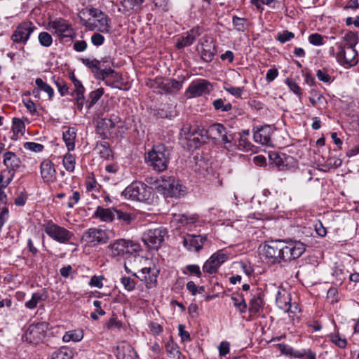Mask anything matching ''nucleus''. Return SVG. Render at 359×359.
Listing matches in <instances>:
<instances>
[{"label": "nucleus", "mask_w": 359, "mask_h": 359, "mask_svg": "<svg viewBox=\"0 0 359 359\" xmlns=\"http://www.w3.org/2000/svg\"><path fill=\"white\" fill-rule=\"evenodd\" d=\"M117 359H139L138 355L132 346L122 343L117 347Z\"/></svg>", "instance_id": "obj_26"}, {"label": "nucleus", "mask_w": 359, "mask_h": 359, "mask_svg": "<svg viewBox=\"0 0 359 359\" xmlns=\"http://www.w3.org/2000/svg\"><path fill=\"white\" fill-rule=\"evenodd\" d=\"M167 235V230L163 227H158L146 231L142 235V241L149 248L158 250L164 242Z\"/></svg>", "instance_id": "obj_8"}, {"label": "nucleus", "mask_w": 359, "mask_h": 359, "mask_svg": "<svg viewBox=\"0 0 359 359\" xmlns=\"http://www.w3.org/2000/svg\"><path fill=\"white\" fill-rule=\"evenodd\" d=\"M4 163L6 167L4 171H10L15 175L21 165V160L15 153L8 151L4 154Z\"/></svg>", "instance_id": "obj_24"}, {"label": "nucleus", "mask_w": 359, "mask_h": 359, "mask_svg": "<svg viewBox=\"0 0 359 359\" xmlns=\"http://www.w3.org/2000/svg\"><path fill=\"white\" fill-rule=\"evenodd\" d=\"M166 352L171 359H180L181 353L179 347L172 340H169L165 345Z\"/></svg>", "instance_id": "obj_36"}, {"label": "nucleus", "mask_w": 359, "mask_h": 359, "mask_svg": "<svg viewBox=\"0 0 359 359\" xmlns=\"http://www.w3.org/2000/svg\"><path fill=\"white\" fill-rule=\"evenodd\" d=\"M231 299L233 306L239 311L240 313H243L246 311L247 304L243 295L239 294H233Z\"/></svg>", "instance_id": "obj_38"}, {"label": "nucleus", "mask_w": 359, "mask_h": 359, "mask_svg": "<svg viewBox=\"0 0 359 359\" xmlns=\"http://www.w3.org/2000/svg\"><path fill=\"white\" fill-rule=\"evenodd\" d=\"M142 276H137L140 280H144L147 285L154 283L156 282V275L154 270L150 267H144L141 270Z\"/></svg>", "instance_id": "obj_35"}, {"label": "nucleus", "mask_w": 359, "mask_h": 359, "mask_svg": "<svg viewBox=\"0 0 359 359\" xmlns=\"http://www.w3.org/2000/svg\"><path fill=\"white\" fill-rule=\"evenodd\" d=\"M108 248L112 257H122L126 259L124 268L127 272H129L127 261L132 262L135 259L136 254L140 250V245L132 241L118 239L110 244Z\"/></svg>", "instance_id": "obj_2"}, {"label": "nucleus", "mask_w": 359, "mask_h": 359, "mask_svg": "<svg viewBox=\"0 0 359 359\" xmlns=\"http://www.w3.org/2000/svg\"><path fill=\"white\" fill-rule=\"evenodd\" d=\"M74 355L71 349L63 348L53 353L51 359H72Z\"/></svg>", "instance_id": "obj_40"}, {"label": "nucleus", "mask_w": 359, "mask_h": 359, "mask_svg": "<svg viewBox=\"0 0 359 359\" xmlns=\"http://www.w3.org/2000/svg\"><path fill=\"white\" fill-rule=\"evenodd\" d=\"M44 300L43 294L39 292H36L32 294L30 300L25 302V306L29 309H34L36 307L39 302Z\"/></svg>", "instance_id": "obj_44"}, {"label": "nucleus", "mask_w": 359, "mask_h": 359, "mask_svg": "<svg viewBox=\"0 0 359 359\" xmlns=\"http://www.w3.org/2000/svg\"><path fill=\"white\" fill-rule=\"evenodd\" d=\"M259 249L266 262L274 264L299 258L306 248L300 241L276 240L266 242Z\"/></svg>", "instance_id": "obj_1"}, {"label": "nucleus", "mask_w": 359, "mask_h": 359, "mask_svg": "<svg viewBox=\"0 0 359 359\" xmlns=\"http://www.w3.org/2000/svg\"><path fill=\"white\" fill-rule=\"evenodd\" d=\"M226 128L221 123H213L212 124L208 131V134L210 135L218 136L219 137L226 131Z\"/></svg>", "instance_id": "obj_47"}, {"label": "nucleus", "mask_w": 359, "mask_h": 359, "mask_svg": "<svg viewBox=\"0 0 359 359\" xmlns=\"http://www.w3.org/2000/svg\"><path fill=\"white\" fill-rule=\"evenodd\" d=\"M48 29L52 33L58 37L60 41L66 39L69 40L75 35L72 25L63 18H56L48 22Z\"/></svg>", "instance_id": "obj_6"}, {"label": "nucleus", "mask_w": 359, "mask_h": 359, "mask_svg": "<svg viewBox=\"0 0 359 359\" xmlns=\"http://www.w3.org/2000/svg\"><path fill=\"white\" fill-rule=\"evenodd\" d=\"M158 189L163 190V194L169 197L180 198L186 194V187L174 177L163 179Z\"/></svg>", "instance_id": "obj_10"}, {"label": "nucleus", "mask_w": 359, "mask_h": 359, "mask_svg": "<svg viewBox=\"0 0 359 359\" xmlns=\"http://www.w3.org/2000/svg\"><path fill=\"white\" fill-rule=\"evenodd\" d=\"M252 144L246 137H241L237 147L239 150L248 151L251 150Z\"/></svg>", "instance_id": "obj_53"}, {"label": "nucleus", "mask_w": 359, "mask_h": 359, "mask_svg": "<svg viewBox=\"0 0 359 359\" xmlns=\"http://www.w3.org/2000/svg\"><path fill=\"white\" fill-rule=\"evenodd\" d=\"M309 41L314 46H320L323 44V37L317 33L312 34L309 36Z\"/></svg>", "instance_id": "obj_62"}, {"label": "nucleus", "mask_w": 359, "mask_h": 359, "mask_svg": "<svg viewBox=\"0 0 359 359\" xmlns=\"http://www.w3.org/2000/svg\"><path fill=\"white\" fill-rule=\"evenodd\" d=\"M170 158V150L164 144L154 146L145 156L147 164L157 172H163L167 169Z\"/></svg>", "instance_id": "obj_3"}, {"label": "nucleus", "mask_w": 359, "mask_h": 359, "mask_svg": "<svg viewBox=\"0 0 359 359\" xmlns=\"http://www.w3.org/2000/svg\"><path fill=\"white\" fill-rule=\"evenodd\" d=\"M83 337L82 330H69L65 332L62 337V341L65 343L70 341L79 342Z\"/></svg>", "instance_id": "obj_34"}, {"label": "nucleus", "mask_w": 359, "mask_h": 359, "mask_svg": "<svg viewBox=\"0 0 359 359\" xmlns=\"http://www.w3.org/2000/svg\"><path fill=\"white\" fill-rule=\"evenodd\" d=\"M81 239L93 245H97L107 243L109 236L104 230L99 228H90L83 233Z\"/></svg>", "instance_id": "obj_12"}, {"label": "nucleus", "mask_w": 359, "mask_h": 359, "mask_svg": "<svg viewBox=\"0 0 359 359\" xmlns=\"http://www.w3.org/2000/svg\"><path fill=\"white\" fill-rule=\"evenodd\" d=\"M12 130L13 135L11 139L13 140H17L19 137V134L23 135L25 132V123L19 118H13L12 119Z\"/></svg>", "instance_id": "obj_31"}, {"label": "nucleus", "mask_w": 359, "mask_h": 359, "mask_svg": "<svg viewBox=\"0 0 359 359\" xmlns=\"http://www.w3.org/2000/svg\"><path fill=\"white\" fill-rule=\"evenodd\" d=\"M201 46V57L205 62H211L216 53L215 43L212 39L204 38L200 43Z\"/></svg>", "instance_id": "obj_19"}, {"label": "nucleus", "mask_w": 359, "mask_h": 359, "mask_svg": "<svg viewBox=\"0 0 359 359\" xmlns=\"http://www.w3.org/2000/svg\"><path fill=\"white\" fill-rule=\"evenodd\" d=\"M276 303L278 307L285 312H290L293 314L300 312L299 305L296 302L292 303L290 293L283 287L277 288Z\"/></svg>", "instance_id": "obj_9"}, {"label": "nucleus", "mask_w": 359, "mask_h": 359, "mask_svg": "<svg viewBox=\"0 0 359 359\" xmlns=\"http://www.w3.org/2000/svg\"><path fill=\"white\" fill-rule=\"evenodd\" d=\"M35 29L36 27L32 22H22L16 27V29L11 36V39L15 43H25Z\"/></svg>", "instance_id": "obj_13"}, {"label": "nucleus", "mask_w": 359, "mask_h": 359, "mask_svg": "<svg viewBox=\"0 0 359 359\" xmlns=\"http://www.w3.org/2000/svg\"><path fill=\"white\" fill-rule=\"evenodd\" d=\"M177 220L183 226L194 224L198 221V216L196 215H188L186 214L179 215Z\"/></svg>", "instance_id": "obj_43"}, {"label": "nucleus", "mask_w": 359, "mask_h": 359, "mask_svg": "<svg viewBox=\"0 0 359 359\" xmlns=\"http://www.w3.org/2000/svg\"><path fill=\"white\" fill-rule=\"evenodd\" d=\"M205 241V236L187 234L184 237L183 245L189 251L198 252Z\"/></svg>", "instance_id": "obj_17"}, {"label": "nucleus", "mask_w": 359, "mask_h": 359, "mask_svg": "<svg viewBox=\"0 0 359 359\" xmlns=\"http://www.w3.org/2000/svg\"><path fill=\"white\" fill-rule=\"evenodd\" d=\"M233 25L238 32H244L246 29L245 19L237 16L233 17Z\"/></svg>", "instance_id": "obj_54"}, {"label": "nucleus", "mask_w": 359, "mask_h": 359, "mask_svg": "<svg viewBox=\"0 0 359 359\" xmlns=\"http://www.w3.org/2000/svg\"><path fill=\"white\" fill-rule=\"evenodd\" d=\"M114 212L117 219L121 222V225H130L135 220V215L134 214L118 209H114Z\"/></svg>", "instance_id": "obj_32"}, {"label": "nucleus", "mask_w": 359, "mask_h": 359, "mask_svg": "<svg viewBox=\"0 0 359 359\" xmlns=\"http://www.w3.org/2000/svg\"><path fill=\"white\" fill-rule=\"evenodd\" d=\"M210 93V83L205 80L192 82L187 90L189 97H199Z\"/></svg>", "instance_id": "obj_18"}, {"label": "nucleus", "mask_w": 359, "mask_h": 359, "mask_svg": "<svg viewBox=\"0 0 359 359\" xmlns=\"http://www.w3.org/2000/svg\"><path fill=\"white\" fill-rule=\"evenodd\" d=\"M275 128L273 126L265 125L254 133V140L262 145H271V139L274 133Z\"/></svg>", "instance_id": "obj_16"}, {"label": "nucleus", "mask_w": 359, "mask_h": 359, "mask_svg": "<svg viewBox=\"0 0 359 359\" xmlns=\"http://www.w3.org/2000/svg\"><path fill=\"white\" fill-rule=\"evenodd\" d=\"M63 166L67 172H72L74 170L75 165H76V158L75 156L70 154L67 153L62 159Z\"/></svg>", "instance_id": "obj_39"}, {"label": "nucleus", "mask_w": 359, "mask_h": 359, "mask_svg": "<svg viewBox=\"0 0 359 359\" xmlns=\"http://www.w3.org/2000/svg\"><path fill=\"white\" fill-rule=\"evenodd\" d=\"M40 172L44 182L51 183L56 180V170L54 163L48 160H43L40 165Z\"/></svg>", "instance_id": "obj_20"}, {"label": "nucleus", "mask_w": 359, "mask_h": 359, "mask_svg": "<svg viewBox=\"0 0 359 359\" xmlns=\"http://www.w3.org/2000/svg\"><path fill=\"white\" fill-rule=\"evenodd\" d=\"M127 199L150 203L154 200L153 189L141 182H134L122 192Z\"/></svg>", "instance_id": "obj_4"}, {"label": "nucleus", "mask_w": 359, "mask_h": 359, "mask_svg": "<svg viewBox=\"0 0 359 359\" xmlns=\"http://www.w3.org/2000/svg\"><path fill=\"white\" fill-rule=\"evenodd\" d=\"M294 37V34L287 30H285L281 33H278L276 39L282 43H284Z\"/></svg>", "instance_id": "obj_56"}, {"label": "nucleus", "mask_w": 359, "mask_h": 359, "mask_svg": "<svg viewBox=\"0 0 359 359\" xmlns=\"http://www.w3.org/2000/svg\"><path fill=\"white\" fill-rule=\"evenodd\" d=\"M104 94V89L102 88H97L95 90L92 91L89 95V102L88 108L92 107L101 98Z\"/></svg>", "instance_id": "obj_46"}, {"label": "nucleus", "mask_w": 359, "mask_h": 359, "mask_svg": "<svg viewBox=\"0 0 359 359\" xmlns=\"http://www.w3.org/2000/svg\"><path fill=\"white\" fill-rule=\"evenodd\" d=\"M224 89L228 93H229L231 95L236 97H241L244 92L243 87H235L231 86H227L224 87Z\"/></svg>", "instance_id": "obj_55"}, {"label": "nucleus", "mask_w": 359, "mask_h": 359, "mask_svg": "<svg viewBox=\"0 0 359 359\" xmlns=\"http://www.w3.org/2000/svg\"><path fill=\"white\" fill-rule=\"evenodd\" d=\"M77 130L74 127L66 128L62 133V139L69 151L75 149V139Z\"/></svg>", "instance_id": "obj_27"}, {"label": "nucleus", "mask_w": 359, "mask_h": 359, "mask_svg": "<svg viewBox=\"0 0 359 359\" xmlns=\"http://www.w3.org/2000/svg\"><path fill=\"white\" fill-rule=\"evenodd\" d=\"M222 143L224 144V148L230 150L233 148V140H234V134L230 133L227 130L220 136Z\"/></svg>", "instance_id": "obj_45"}, {"label": "nucleus", "mask_w": 359, "mask_h": 359, "mask_svg": "<svg viewBox=\"0 0 359 359\" xmlns=\"http://www.w3.org/2000/svg\"><path fill=\"white\" fill-rule=\"evenodd\" d=\"M46 328V324L45 323H39L35 325H31L26 332L27 340H29L31 342L37 343L38 341L41 339L43 337V332Z\"/></svg>", "instance_id": "obj_21"}, {"label": "nucleus", "mask_w": 359, "mask_h": 359, "mask_svg": "<svg viewBox=\"0 0 359 359\" xmlns=\"http://www.w3.org/2000/svg\"><path fill=\"white\" fill-rule=\"evenodd\" d=\"M35 83L37 86V87L39 88L40 90H43L48 94L49 100H51L53 97V95H54L53 89L48 83H45L42 80V79L37 78L35 80Z\"/></svg>", "instance_id": "obj_42"}, {"label": "nucleus", "mask_w": 359, "mask_h": 359, "mask_svg": "<svg viewBox=\"0 0 359 359\" xmlns=\"http://www.w3.org/2000/svg\"><path fill=\"white\" fill-rule=\"evenodd\" d=\"M84 91L85 90H79L77 91H74L73 95H75L76 103L77 105V108L79 110L82 109L86 101L84 97Z\"/></svg>", "instance_id": "obj_52"}, {"label": "nucleus", "mask_w": 359, "mask_h": 359, "mask_svg": "<svg viewBox=\"0 0 359 359\" xmlns=\"http://www.w3.org/2000/svg\"><path fill=\"white\" fill-rule=\"evenodd\" d=\"M330 340L336 346L341 348H345L347 344L346 339L339 334L331 335Z\"/></svg>", "instance_id": "obj_57"}, {"label": "nucleus", "mask_w": 359, "mask_h": 359, "mask_svg": "<svg viewBox=\"0 0 359 359\" xmlns=\"http://www.w3.org/2000/svg\"><path fill=\"white\" fill-rule=\"evenodd\" d=\"M262 299L258 297H254L250 302L249 311L252 313H257L262 307Z\"/></svg>", "instance_id": "obj_50"}, {"label": "nucleus", "mask_w": 359, "mask_h": 359, "mask_svg": "<svg viewBox=\"0 0 359 359\" xmlns=\"http://www.w3.org/2000/svg\"><path fill=\"white\" fill-rule=\"evenodd\" d=\"M115 123L111 118H98L96 121V129L98 134L103 138H109L112 134Z\"/></svg>", "instance_id": "obj_23"}, {"label": "nucleus", "mask_w": 359, "mask_h": 359, "mask_svg": "<svg viewBox=\"0 0 359 359\" xmlns=\"http://www.w3.org/2000/svg\"><path fill=\"white\" fill-rule=\"evenodd\" d=\"M106 327L109 330H118L121 327V323L116 318H111L107 323Z\"/></svg>", "instance_id": "obj_64"}, {"label": "nucleus", "mask_w": 359, "mask_h": 359, "mask_svg": "<svg viewBox=\"0 0 359 359\" xmlns=\"http://www.w3.org/2000/svg\"><path fill=\"white\" fill-rule=\"evenodd\" d=\"M39 41L41 46L49 47L53 43V38L49 33L43 32L39 35Z\"/></svg>", "instance_id": "obj_49"}, {"label": "nucleus", "mask_w": 359, "mask_h": 359, "mask_svg": "<svg viewBox=\"0 0 359 359\" xmlns=\"http://www.w3.org/2000/svg\"><path fill=\"white\" fill-rule=\"evenodd\" d=\"M44 231L49 237L60 243H67L73 237L71 231L54 223L46 224Z\"/></svg>", "instance_id": "obj_11"}, {"label": "nucleus", "mask_w": 359, "mask_h": 359, "mask_svg": "<svg viewBox=\"0 0 359 359\" xmlns=\"http://www.w3.org/2000/svg\"><path fill=\"white\" fill-rule=\"evenodd\" d=\"M220 357H225L230 351V344L226 341H222L218 346Z\"/></svg>", "instance_id": "obj_60"}, {"label": "nucleus", "mask_w": 359, "mask_h": 359, "mask_svg": "<svg viewBox=\"0 0 359 359\" xmlns=\"http://www.w3.org/2000/svg\"><path fill=\"white\" fill-rule=\"evenodd\" d=\"M316 76L318 80L324 83H330L332 81L331 76L325 69H318L316 72Z\"/></svg>", "instance_id": "obj_58"}, {"label": "nucleus", "mask_w": 359, "mask_h": 359, "mask_svg": "<svg viewBox=\"0 0 359 359\" xmlns=\"http://www.w3.org/2000/svg\"><path fill=\"white\" fill-rule=\"evenodd\" d=\"M89 15L94 18L98 26V30L102 33H109L110 31V19L101 10L91 8L88 10Z\"/></svg>", "instance_id": "obj_15"}, {"label": "nucleus", "mask_w": 359, "mask_h": 359, "mask_svg": "<svg viewBox=\"0 0 359 359\" xmlns=\"http://www.w3.org/2000/svg\"><path fill=\"white\" fill-rule=\"evenodd\" d=\"M93 216L100 219L104 222H111L114 220L115 217L114 209L104 208L102 207H97L94 212Z\"/></svg>", "instance_id": "obj_29"}, {"label": "nucleus", "mask_w": 359, "mask_h": 359, "mask_svg": "<svg viewBox=\"0 0 359 359\" xmlns=\"http://www.w3.org/2000/svg\"><path fill=\"white\" fill-rule=\"evenodd\" d=\"M55 83L60 94L62 96H64L68 93L69 88L67 87L66 82L62 79H58L57 81H55Z\"/></svg>", "instance_id": "obj_61"}, {"label": "nucleus", "mask_w": 359, "mask_h": 359, "mask_svg": "<svg viewBox=\"0 0 359 359\" xmlns=\"http://www.w3.org/2000/svg\"><path fill=\"white\" fill-rule=\"evenodd\" d=\"M335 57L337 61L345 68L356 65L359 60L358 54L352 43L340 46Z\"/></svg>", "instance_id": "obj_7"}, {"label": "nucleus", "mask_w": 359, "mask_h": 359, "mask_svg": "<svg viewBox=\"0 0 359 359\" xmlns=\"http://www.w3.org/2000/svg\"><path fill=\"white\" fill-rule=\"evenodd\" d=\"M227 258V254L224 253L223 250L216 252L205 262L203 271L210 274L216 273L218 268L226 262Z\"/></svg>", "instance_id": "obj_14"}, {"label": "nucleus", "mask_w": 359, "mask_h": 359, "mask_svg": "<svg viewBox=\"0 0 359 359\" xmlns=\"http://www.w3.org/2000/svg\"><path fill=\"white\" fill-rule=\"evenodd\" d=\"M181 135L184 136L189 142V146L198 148L206 142L208 131L197 124H184L181 129Z\"/></svg>", "instance_id": "obj_5"}, {"label": "nucleus", "mask_w": 359, "mask_h": 359, "mask_svg": "<svg viewBox=\"0 0 359 359\" xmlns=\"http://www.w3.org/2000/svg\"><path fill=\"white\" fill-rule=\"evenodd\" d=\"M24 148L34 152H41L43 149V146L36 142H27L24 144Z\"/></svg>", "instance_id": "obj_59"}, {"label": "nucleus", "mask_w": 359, "mask_h": 359, "mask_svg": "<svg viewBox=\"0 0 359 359\" xmlns=\"http://www.w3.org/2000/svg\"><path fill=\"white\" fill-rule=\"evenodd\" d=\"M309 95V101L313 107H316L318 104L326 103L325 97L320 91L312 89L310 90Z\"/></svg>", "instance_id": "obj_37"}, {"label": "nucleus", "mask_w": 359, "mask_h": 359, "mask_svg": "<svg viewBox=\"0 0 359 359\" xmlns=\"http://www.w3.org/2000/svg\"><path fill=\"white\" fill-rule=\"evenodd\" d=\"M182 86V83L175 79H170L167 80L165 82L162 83L161 88L165 93H174L180 89H181Z\"/></svg>", "instance_id": "obj_33"}, {"label": "nucleus", "mask_w": 359, "mask_h": 359, "mask_svg": "<svg viewBox=\"0 0 359 359\" xmlns=\"http://www.w3.org/2000/svg\"><path fill=\"white\" fill-rule=\"evenodd\" d=\"M97 78L102 81H105L107 85H110L109 79L116 82H119L121 80V75L110 67H107V65L104 66V68L101 72V74L98 75Z\"/></svg>", "instance_id": "obj_28"}, {"label": "nucleus", "mask_w": 359, "mask_h": 359, "mask_svg": "<svg viewBox=\"0 0 359 359\" xmlns=\"http://www.w3.org/2000/svg\"><path fill=\"white\" fill-rule=\"evenodd\" d=\"M200 35L198 29H191L186 36H181L177 39V48H182L186 46L191 45L196 40V37Z\"/></svg>", "instance_id": "obj_30"}, {"label": "nucleus", "mask_w": 359, "mask_h": 359, "mask_svg": "<svg viewBox=\"0 0 359 359\" xmlns=\"http://www.w3.org/2000/svg\"><path fill=\"white\" fill-rule=\"evenodd\" d=\"M13 172L10 171H1L0 173V189L6 188L13 180Z\"/></svg>", "instance_id": "obj_41"}, {"label": "nucleus", "mask_w": 359, "mask_h": 359, "mask_svg": "<svg viewBox=\"0 0 359 359\" xmlns=\"http://www.w3.org/2000/svg\"><path fill=\"white\" fill-rule=\"evenodd\" d=\"M81 62L86 67L91 69L92 72L95 74L97 77L98 75L101 74V72L103 69H101V67H104L105 65L104 64L105 63L111 62V58L109 57L102 58L101 60L96 59L90 60L88 58H82Z\"/></svg>", "instance_id": "obj_25"}, {"label": "nucleus", "mask_w": 359, "mask_h": 359, "mask_svg": "<svg viewBox=\"0 0 359 359\" xmlns=\"http://www.w3.org/2000/svg\"><path fill=\"white\" fill-rule=\"evenodd\" d=\"M212 104L216 110H220L223 112L229 111L232 109L231 104L229 102L225 103L224 100L222 98L215 100Z\"/></svg>", "instance_id": "obj_48"}, {"label": "nucleus", "mask_w": 359, "mask_h": 359, "mask_svg": "<svg viewBox=\"0 0 359 359\" xmlns=\"http://www.w3.org/2000/svg\"><path fill=\"white\" fill-rule=\"evenodd\" d=\"M269 158L270 163L274 165L279 170H287L292 160V157L287 156L283 154H279L276 152L269 153Z\"/></svg>", "instance_id": "obj_22"}, {"label": "nucleus", "mask_w": 359, "mask_h": 359, "mask_svg": "<svg viewBox=\"0 0 359 359\" xmlns=\"http://www.w3.org/2000/svg\"><path fill=\"white\" fill-rule=\"evenodd\" d=\"M121 283L123 285L124 288L128 292H131L135 288L136 282L130 277H122L121 279Z\"/></svg>", "instance_id": "obj_51"}, {"label": "nucleus", "mask_w": 359, "mask_h": 359, "mask_svg": "<svg viewBox=\"0 0 359 359\" xmlns=\"http://www.w3.org/2000/svg\"><path fill=\"white\" fill-rule=\"evenodd\" d=\"M91 43L95 46H100L104 43V37L100 33H94L91 36Z\"/></svg>", "instance_id": "obj_63"}]
</instances>
